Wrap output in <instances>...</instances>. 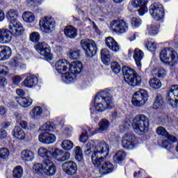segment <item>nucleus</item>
<instances>
[{
  "mask_svg": "<svg viewBox=\"0 0 178 178\" xmlns=\"http://www.w3.org/2000/svg\"><path fill=\"white\" fill-rule=\"evenodd\" d=\"M52 49H54V52L59 54V52H62V47L58 46L56 44L52 46Z\"/></svg>",
  "mask_w": 178,
  "mask_h": 178,
  "instance_id": "338daca9",
  "label": "nucleus"
},
{
  "mask_svg": "<svg viewBox=\"0 0 178 178\" xmlns=\"http://www.w3.org/2000/svg\"><path fill=\"white\" fill-rule=\"evenodd\" d=\"M76 80V75L69 70L68 72H65L62 75V81L66 84H70V83H74Z\"/></svg>",
  "mask_w": 178,
  "mask_h": 178,
  "instance_id": "7c9ffc66",
  "label": "nucleus"
},
{
  "mask_svg": "<svg viewBox=\"0 0 178 178\" xmlns=\"http://www.w3.org/2000/svg\"><path fill=\"white\" fill-rule=\"evenodd\" d=\"M145 47L150 52H155V49H156V42L147 40L145 42Z\"/></svg>",
  "mask_w": 178,
  "mask_h": 178,
  "instance_id": "de8ad7c7",
  "label": "nucleus"
},
{
  "mask_svg": "<svg viewBox=\"0 0 178 178\" xmlns=\"http://www.w3.org/2000/svg\"><path fill=\"white\" fill-rule=\"evenodd\" d=\"M12 56V49L8 46H0V60H8Z\"/></svg>",
  "mask_w": 178,
  "mask_h": 178,
  "instance_id": "b1692460",
  "label": "nucleus"
},
{
  "mask_svg": "<svg viewBox=\"0 0 178 178\" xmlns=\"http://www.w3.org/2000/svg\"><path fill=\"white\" fill-rule=\"evenodd\" d=\"M95 133H94V130L90 127H88L85 130L83 131L81 135L79 138V141L81 143H86L87 140H88L89 136H94V134H97V129L95 130Z\"/></svg>",
  "mask_w": 178,
  "mask_h": 178,
  "instance_id": "cd10ccee",
  "label": "nucleus"
},
{
  "mask_svg": "<svg viewBox=\"0 0 178 178\" xmlns=\"http://www.w3.org/2000/svg\"><path fill=\"white\" fill-rule=\"evenodd\" d=\"M70 63L66 59H60L55 63V69L58 73H63L69 69Z\"/></svg>",
  "mask_w": 178,
  "mask_h": 178,
  "instance_id": "412c9836",
  "label": "nucleus"
},
{
  "mask_svg": "<svg viewBox=\"0 0 178 178\" xmlns=\"http://www.w3.org/2000/svg\"><path fill=\"white\" fill-rule=\"evenodd\" d=\"M162 145L168 151H173L175 149V147H173V145L169 140H163Z\"/></svg>",
  "mask_w": 178,
  "mask_h": 178,
  "instance_id": "13d9d810",
  "label": "nucleus"
},
{
  "mask_svg": "<svg viewBox=\"0 0 178 178\" xmlns=\"http://www.w3.org/2000/svg\"><path fill=\"white\" fill-rule=\"evenodd\" d=\"M74 145L73 142L70 140H64L61 143V148L65 151H71V149H73Z\"/></svg>",
  "mask_w": 178,
  "mask_h": 178,
  "instance_id": "79ce46f5",
  "label": "nucleus"
},
{
  "mask_svg": "<svg viewBox=\"0 0 178 178\" xmlns=\"http://www.w3.org/2000/svg\"><path fill=\"white\" fill-rule=\"evenodd\" d=\"M136 141H137L136 135L131 133H126L122 136V145L126 149H133L136 145Z\"/></svg>",
  "mask_w": 178,
  "mask_h": 178,
  "instance_id": "dca6fc26",
  "label": "nucleus"
},
{
  "mask_svg": "<svg viewBox=\"0 0 178 178\" xmlns=\"http://www.w3.org/2000/svg\"><path fill=\"white\" fill-rule=\"evenodd\" d=\"M70 59H79L80 58V51L79 49H71L69 54Z\"/></svg>",
  "mask_w": 178,
  "mask_h": 178,
  "instance_id": "8fccbe9b",
  "label": "nucleus"
},
{
  "mask_svg": "<svg viewBox=\"0 0 178 178\" xmlns=\"http://www.w3.org/2000/svg\"><path fill=\"white\" fill-rule=\"evenodd\" d=\"M9 72V69L6 65H0V77L1 76H6Z\"/></svg>",
  "mask_w": 178,
  "mask_h": 178,
  "instance_id": "052dcab7",
  "label": "nucleus"
},
{
  "mask_svg": "<svg viewBox=\"0 0 178 178\" xmlns=\"http://www.w3.org/2000/svg\"><path fill=\"white\" fill-rule=\"evenodd\" d=\"M22 65V58L17 55L13 58L9 62V66L11 67H19Z\"/></svg>",
  "mask_w": 178,
  "mask_h": 178,
  "instance_id": "58836bf2",
  "label": "nucleus"
},
{
  "mask_svg": "<svg viewBox=\"0 0 178 178\" xmlns=\"http://www.w3.org/2000/svg\"><path fill=\"white\" fill-rule=\"evenodd\" d=\"M74 152H75V159H76V161H81V159H83V150H81V148H80L79 146H77L75 147L74 149Z\"/></svg>",
  "mask_w": 178,
  "mask_h": 178,
  "instance_id": "603ef678",
  "label": "nucleus"
},
{
  "mask_svg": "<svg viewBox=\"0 0 178 178\" xmlns=\"http://www.w3.org/2000/svg\"><path fill=\"white\" fill-rule=\"evenodd\" d=\"M156 133L159 136H162L163 137L166 138V136H168V131L166 129L163 127H159L156 129Z\"/></svg>",
  "mask_w": 178,
  "mask_h": 178,
  "instance_id": "6e6d98bb",
  "label": "nucleus"
},
{
  "mask_svg": "<svg viewBox=\"0 0 178 178\" xmlns=\"http://www.w3.org/2000/svg\"><path fill=\"white\" fill-rule=\"evenodd\" d=\"M22 79L20 76H15L13 78V83L15 84V86H19L20 84V82L22 81Z\"/></svg>",
  "mask_w": 178,
  "mask_h": 178,
  "instance_id": "0e129e2a",
  "label": "nucleus"
},
{
  "mask_svg": "<svg viewBox=\"0 0 178 178\" xmlns=\"http://www.w3.org/2000/svg\"><path fill=\"white\" fill-rule=\"evenodd\" d=\"M131 5L134 8H140L138 10L140 16H143L147 10L145 0H132Z\"/></svg>",
  "mask_w": 178,
  "mask_h": 178,
  "instance_id": "5701e85b",
  "label": "nucleus"
},
{
  "mask_svg": "<svg viewBox=\"0 0 178 178\" xmlns=\"http://www.w3.org/2000/svg\"><path fill=\"white\" fill-rule=\"evenodd\" d=\"M42 115V108L40 106H35L32 109V118L35 119L37 116H41Z\"/></svg>",
  "mask_w": 178,
  "mask_h": 178,
  "instance_id": "09e8293b",
  "label": "nucleus"
},
{
  "mask_svg": "<svg viewBox=\"0 0 178 178\" xmlns=\"http://www.w3.org/2000/svg\"><path fill=\"white\" fill-rule=\"evenodd\" d=\"M81 47L89 58H92L97 54V44L92 40L83 39L81 40Z\"/></svg>",
  "mask_w": 178,
  "mask_h": 178,
  "instance_id": "f8f14e48",
  "label": "nucleus"
},
{
  "mask_svg": "<svg viewBox=\"0 0 178 178\" xmlns=\"http://www.w3.org/2000/svg\"><path fill=\"white\" fill-rule=\"evenodd\" d=\"M16 118H17V122H19V123L21 127H22V129H28L27 122H26V121L22 120V117L20 114H17L16 115Z\"/></svg>",
  "mask_w": 178,
  "mask_h": 178,
  "instance_id": "4d7b16f0",
  "label": "nucleus"
},
{
  "mask_svg": "<svg viewBox=\"0 0 178 178\" xmlns=\"http://www.w3.org/2000/svg\"><path fill=\"white\" fill-rule=\"evenodd\" d=\"M37 83H38V78H37L35 75L28 76L23 81L24 87H26L27 88H33V87H35Z\"/></svg>",
  "mask_w": 178,
  "mask_h": 178,
  "instance_id": "a878e982",
  "label": "nucleus"
},
{
  "mask_svg": "<svg viewBox=\"0 0 178 178\" xmlns=\"http://www.w3.org/2000/svg\"><path fill=\"white\" fill-rule=\"evenodd\" d=\"M22 177H23V168L20 165H17L13 170V178Z\"/></svg>",
  "mask_w": 178,
  "mask_h": 178,
  "instance_id": "c03bdc74",
  "label": "nucleus"
},
{
  "mask_svg": "<svg viewBox=\"0 0 178 178\" xmlns=\"http://www.w3.org/2000/svg\"><path fill=\"white\" fill-rule=\"evenodd\" d=\"M132 129L138 136H144L149 130V120L148 117L140 114L137 115L132 120Z\"/></svg>",
  "mask_w": 178,
  "mask_h": 178,
  "instance_id": "7ed1b4c3",
  "label": "nucleus"
},
{
  "mask_svg": "<svg viewBox=\"0 0 178 178\" xmlns=\"http://www.w3.org/2000/svg\"><path fill=\"white\" fill-rule=\"evenodd\" d=\"M110 30L113 34H124L129 30V23L124 19H114L110 23Z\"/></svg>",
  "mask_w": 178,
  "mask_h": 178,
  "instance_id": "6e6552de",
  "label": "nucleus"
},
{
  "mask_svg": "<svg viewBox=\"0 0 178 178\" xmlns=\"http://www.w3.org/2000/svg\"><path fill=\"white\" fill-rule=\"evenodd\" d=\"M22 18L26 23H34L35 21V15L30 11L24 12L22 15Z\"/></svg>",
  "mask_w": 178,
  "mask_h": 178,
  "instance_id": "c9c22d12",
  "label": "nucleus"
},
{
  "mask_svg": "<svg viewBox=\"0 0 178 178\" xmlns=\"http://www.w3.org/2000/svg\"><path fill=\"white\" fill-rule=\"evenodd\" d=\"M8 138V131L0 128V140H6Z\"/></svg>",
  "mask_w": 178,
  "mask_h": 178,
  "instance_id": "680f3d73",
  "label": "nucleus"
},
{
  "mask_svg": "<svg viewBox=\"0 0 178 178\" xmlns=\"http://www.w3.org/2000/svg\"><path fill=\"white\" fill-rule=\"evenodd\" d=\"M87 149L85 151L86 155H90L93 152L91 156L92 163L95 166H99L102 162H104V157H99V155H108L109 154V145L105 142H99L95 146L94 140H89L86 144Z\"/></svg>",
  "mask_w": 178,
  "mask_h": 178,
  "instance_id": "f257e3e1",
  "label": "nucleus"
},
{
  "mask_svg": "<svg viewBox=\"0 0 178 178\" xmlns=\"http://www.w3.org/2000/svg\"><path fill=\"white\" fill-rule=\"evenodd\" d=\"M40 38H41V36H40V33L38 32H32L29 35V40L31 42H38V41H40Z\"/></svg>",
  "mask_w": 178,
  "mask_h": 178,
  "instance_id": "3c124183",
  "label": "nucleus"
},
{
  "mask_svg": "<svg viewBox=\"0 0 178 178\" xmlns=\"http://www.w3.org/2000/svg\"><path fill=\"white\" fill-rule=\"evenodd\" d=\"M104 156H101V158H104V161L101 162V163L99 165L102 166L99 168V173L100 175H109V173H112L113 172V164H112L109 161H106L105 159H106V156L108 155L103 154Z\"/></svg>",
  "mask_w": 178,
  "mask_h": 178,
  "instance_id": "f3484780",
  "label": "nucleus"
},
{
  "mask_svg": "<svg viewBox=\"0 0 178 178\" xmlns=\"http://www.w3.org/2000/svg\"><path fill=\"white\" fill-rule=\"evenodd\" d=\"M62 168L63 172L70 176L76 175V173H77V164L73 161H68L65 162L63 164Z\"/></svg>",
  "mask_w": 178,
  "mask_h": 178,
  "instance_id": "a211bd4d",
  "label": "nucleus"
},
{
  "mask_svg": "<svg viewBox=\"0 0 178 178\" xmlns=\"http://www.w3.org/2000/svg\"><path fill=\"white\" fill-rule=\"evenodd\" d=\"M39 141L42 144H47V145H50V144H54L55 141H56V136L49 132H42L39 136Z\"/></svg>",
  "mask_w": 178,
  "mask_h": 178,
  "instance_id": "6ab92c4d",
  "label": "nucleus"
},
{
  "mask_svg": "<svg viewBox=\"0 0 178 178\" xmlns=\"http://www.w3.org/2000/svg\"><path fill=\"white\" fill-rule=\"evenodd\" d=\"M149 14L157 22H163L165 17V8L159 3H154L149 6Z\"/></svg>",
  "mask_w": 178,
  "mask_h": 178,
  "instance_id": "1a4fd4ad",
  "label": "nucleus"
},
{
  "mask_svg": "<svg viewBox=\"0 0 178 178\" xmlns=\"http://www.w3.org/2000/svg\"><path fill=\"white\" fill-rule=\"evenodd\" d=\"M113 101L112 95L108 92H101L95 97V109L97 112H104L112 108Z\"/></svg>",
  "mask_w": 178,
  "mask_h": 178,
  "instance_id": "f03ea898",
  "label": "nucleus"
},
{
  "mask_svg": "<svg viewBox=\"0 0 178 178\" xmlns=\"http://www.w3.org/2000/svg\"><path fill=\"white\" fill-rule=\"evenodd\" d=\"M1 129H3L5 130V129H8V127H9V126H10V122H4L3 123H1Z\"/></svg>",
  "mask_w": 178,
  "mask_h": 178,
  "instance_id": "774afa93",
  "label": "nucleus"
},
{
  "mask_svg": "<svg viewBox=\"0 0 178 178\" xmlns=\"http://www.w3.org/2000/svg\"><path fill=\"white\" fill-rule=\"evenodd\" d=\"M64 34L68 38H76L77 37V29L73 26H67L64 29Z\"/></svg>",
  "mask_w": 178,
  "mask_h": 178,
  "instance_id": "c85d7f7f",
  "label": "nucleus"
},
{
  "mask_svg": "<svg viewBox=\"0 0 178 178\" xmlns=\"http://www.w3.org/2000/svg\"><path fill=\"white\" fill-rule=\"evenodd\" d=\"M21 158L25 162H31L34 161V153L29 149H24L21 153Z\"/></svg>",
  "mask_w": 178,
  "mask_h": 178,
  "instance_id": "c756f323",
  "label": "nucleus"
},
{
  "mask_svg": "<svg viewBox=\"0 0 178 178\" xmlns=\"http://www.w3.org/2000/svg\"><path fill=\"white\" fill-rule=\"evenodd\" d=\"M17 102L22 106V108H29L33 105V99L30 97H20Z\"/></svg>",
  "mask_w": 178,
  "mask_h": 178,
  "instance_id": "473e14b6",
  "label": "nucleus"
},
{
  "mask_svg": "<svg viewBox=\"0 0 178 178\" xmlns=\"http://www.w3.org/2000/svg\"><path fill=\"white\" fill-rule=\"evenodd\" d=\"M101 58L103 63L108 66L109 65V62H111V54L109 53V50H108V49H102Z\"/></svg>",
  "mask_w": 178,
  "mask_h": 178,
  "instance_id": "72a5a7b5",
  "label": "nucleus"
},
{
  "mask_svg": "<svg viewBox=\"0 0 178 178\" xmlns=\"http://www.w3.org/2000/svg\"><path fill=\"white\" fill-rule=\"evenodd\" d=\"M111 67V70H113V72L115 73V74H118V73H120V70H122L120 65H119V63H118L117 62L112 63Z\"/></svg>",
  "mask_w": 178,
  "mask_h": 178,
  "instance_id": "864d4df0",
  "label": "nucleus"
},
{
  "mask_svg": "<svg viewBox=\"0 0 178 178\" xmlns=\"http://www.w3.org/2000/svg\"><path fill=\"white\" fill-rule=\"evenodd\" d=\"M148 101V92L144 89H140L132 97L131 103L134 106H143Z\"/></svg>",
  "mask_w": 178,
  "mask_h": 178,
  "instance_id": "9b49d317",
  "label": "nucleus"
},
{
  "mask_svg": "<svg viewBox=\"0 0 178 178\" xmlns=\"http://www.w3.org/2000/svg\"><path fill=\"white\" fill-rule=\"evenodd\" d=\"M165 138H168V140H169V141H172V143H176V141H177V138L169 134V133L167 134Z\"/></svg>",
  "mask_w": 178,
  "mask_h": 178,
  "instance_id": "69168bd1",
  "label": "nucleus"
},
{
  "mask_svg": "<svg viewBox=\"0 0 178 178\" xmlns=\"http://www.w3.org/2000/svg\"><path fill=\"white\" fill-rule=\"evenodd\" d=\"M10 154V152H9V149H8V148H0V162H2V161H6V159L9 158Z\"/></svg>",
  "mask_w": 178,
  "mask_h": 178,
  "instance_id": "37998d69",
  "label": "nucleus"
},
{
  "mask_svg": "<svg viewBox=\"0 0 178 178\" xmlns=\"http://www.w3.org/2000/svg\"><path fill=\"white\" fill-rule=\"evenodd\" d=\"M131 24L132 27L137 28L140 26V24H141V19L137 17H132L131 19Z\"/></svg>",
  "mask_w": 178,
  "mask_h": 178,
  "instance_id": "bf43d9fd",
  "label": "nucleus"
},
{
  "mask_svg": "<svg viewBox=\"0 0 178 178\" xmlns=\"http://www.w3.org/2000/svg\"><path fill=\"white\" fill-rule=\"evenodd\" d=\"M9 29H0V44H9L12 41V35L19 37L24 31V30L17 29V28L12 29L10 26H9Z\"/></svg>",
  "mask_w": 178,
  "mask_h": 178,
  "instance_id": "0eeeda50",
  "label": "nucleus"
},
{
  "mask_svg": "<svg viewBox=\"0 0 178 178\" xmlns=\"http://www.w3.org/2000/svg\"><path fill=\"white\" fill-rule=\"evenodd\" d=\"M159 58L161 62L167 66H175V65H177V52L172 48H165L161 50L159 54Z\"/></svg>",
  "mask_w": 178,
  "mask_h": 178,
  "instance_id": "423d86ee",
  "label": "nucleus"
},
{
  "mask_svg": "<svg viewBox=\"0 0 178 178\" xmlns=\"http://www.w3.org/2000/svg\"><path fill=\"white\" fill-rule=\"evenodd\" d=\"M163 98L162 97V95L159 94L156 95L155 102L154 104V109H158L161 108V106H163Z\"/></svg>",
  "mask_w": 178,
  "mask_h": 178,
  "instance_id": "49530a36",
  "label": "nucleus"
},
{
  "mask_svg": "<svg viewBox=\"0 0 178 178\" xmlns=\"http://www.w3.org/2000/svg\"><path fill=\"white\" fill-rule=\"evenodd\" d=\"M108 127H109V121L108 120H102L99 123V128L96 129V133L106 131Z\"/></svg>",
  "mask_w": 178,
  "mask_h": 178,
  "instance_id": "e433bc0d",
  "label": "nucleus"
},
{
  "mask_svg": "<svg viewBox=\"0 0 178 178\" xmlns=\"http://www.w3.org/2000/svg\"><path fill=\"white\" fill-rule=\"evenodd\" d=\"M105 44L108 48L111 49L113 52H119L120 51V46L113 38L108 37L105 39Z\"/></svg>",
  "mask_w": 178,
  "mask_h": 178,
  "instance_id": "4be33fe9",
  "label": "nucleus"
},
{
  "mask_svg": "<svg viewBox=\"0 0 178 178\" xmlns=\"http://www.w3.org/2000/svg\"><path fill=\"white\" fill-rule=\"evenodd\" d=\"M39 27L44 34H51L55 31V20L52 17H43L39 22Z\"/></svg>",
  "mask_w": 178,
  "mask_h": 178,
  "instance_id": "9d476101",
  "label": "nucleus"
},
{
  "mask_svg": "<svg viewBox=\"0 0 178 178\" xmlns=\"http://www.w3.org/2000/svg\"><path fill=\"white\" fill-rule=\"evenodd\" d=\"M133 58L136 62V65L139 70H141V61L144 58V52L140 49H135L134 51Z\"/></svg>",
  "mask_w": 178,
  "mask_h": 178,
  "instance_id": "393cba45",
  "label": "nucleus"
},
{
  "mask_svg": "<svg viewBox=\"0 0 178 178\" xmlns=\"http://www.w3.org/2000/svg\"><path fill=\"white\" fill-rule=\"evenodd\" d=\"M166 101L172 108H178V85L171 86L168 92Z\"/></svg>",
  "mask_w": 178,
  "mask_h": 178,
  "instance_id": "4468645a",
  "label": "nucleus"
},
{
  "mask_svg": "<svg viewBox=\"0 0 178 178\" xmlns=\"http://www.w3.org/2000/svg\"><path fill=\"white\" fill-rule=\"evenodd\" d=\"M33 170L38 175L44 173L47 176H54L56 173V165L51 159H44L42 163H35Z\"/></svg>",
  "mask_w": 178,
  "mask_h": 178,
  "instance_id": "20e7f679",
  "label": "nucleus"
},
{
  "mask_svg": "<svg viewBox=\"0 0 178 178\" xmlns=\"http://www.w3.org/2000/svg\"><path fill=\"white\" fill-rule=\"evenodd\" d=\"M6 17L10 22V26H11V29L24 30L23 29V24H22L21 22L17 20V17H19V11H17V10H10L6 14Z\"/></svg>",
  "mask_w": 178,
  "mask_h": 178,
  "instance_id": "ddd939ff",
  "label": "nucleus"
},
{
  "mask_svg": "<svg viewBox=\"0 0 178 178\" xmlns=\"http://www.w3.org/2000/svg\"><path fill=\"white\" fill-rule=\"evenodd\" d=\"M69 67V71L75 76L81 73V70H83V63L80 61L72 62L71 64L70 63Z\"/></svg>",
  "mask_w": 178,
  "mask_h": 178,
  "instance_id": "bb28decb",
  "label": "nucleus"
},
{
  "mask_svg": "<svg viewBox=\"0 0 178 178\" xmlns=\"http://www.w3.org/2000/svg\"><path fill=\"white\" fill-rule=\"evenodd\" d=\"M122 73L124 75V80L129 84V86H132V87H137L141 84V76L137 74L136 70L127 67H122Z\"/></svg>",
  "mask_w": 178,
  "mask_h": 178,
  "instance_id": "39448f33",
  "label": "nucleus"
},
{
  "mask_svg": "<svg viewBox=\"0 0 178 178\" xmlns=\"http://www.w3.org/2000/svg\"><path fill=\"white\" fill-rule=\"evenodd\" d=\"M38 154L39 156H41V158H44V159H50L49 156L51 155V152L47 150V149L45 147L39 148L38 150Z\"/></svg>",
  "mask_w": 178,
  "mask_h": 178,
  "instance_id": "a19ab883",
  "label": "nucleus"
},
{
  "mask_svg": "<svg viewBox=\"0 0 178 178\" xmlns=\"http://www.w3.org/2000/svg\"><path fill=\"white\" fill-rule=\"evenodd\" d=\"M168 74V71L165 68L159 67L156 69L155 75L159 77V79H165Z\"/></svg>",
  "mask_w": 178,
  "mask_h": 178,
  "instance_id": "a18cd8bd",
  "label": "nucleus"
},
{
  "mask_svg": "<svg viewBox=\"0 0 178 178\" xmlns=\"http://www.w3.org/2000/svg\"><path fill=\"white\" fill-rule=\"evenodd\" d=\"M149 84L152 87V88H154V90H159L162 87V83L161 80L157 78H152L149 81Z\"/></svg>",
  "mask_w": 178,
  "mask_h": 178,
  "instance_id": "ea45409f",
  "label": "nucleus"
},
{
  "mask_svg": "<svg viewBox=\"0 0 178 178\" xmlns=\"http://www.w3.org/2000/svg\"><path fill=\"white\" fill-rule=\"evenodd\" d=\"M147 33L149 35L155 37L159 33V26L155 24H152L147 26Z\"/></svg>",
  "mask_w": 178,
  "mask_h": 178,
  "instance_id": "4c0bfd02",
  "label": "nucleus"
},
{
  "mask_svg": "<svg viewBox=\"0 0 178 178\" xmlns=\"http://www.w3.org/2000/svg\"><path fill=\"white\" fill-rule=\"evenodd\" d=\"M126 158V152L123 150H119L117 152L113 157V159L115 163H122Z\"/></svg>",
  "mask_w": 178,
  "mask_h": 178,
  "instance_id": "f704fd0d",
  "label": "nucleus"
},
{
  "mask_svg": "<svg viewBox=\"0 0 178 178\" xmlns=\"http://www.w3.org/2000/svg\"><path fill=\"white\" fill-rule=\"evenodd\" d=\"M54 129V122H46L42 127V131H52Z\"/></svg>",
  "mask_w": 178,
  "mask_h": 178,
  "instance_id": "5fc2aeb1",
  "label": "nucleus"
},
{
  "mask_svg": "<svg viewBox=\"0 0 178 178\" xmlns=\"http://www.w3.org/2000/svg\"><path fill=\"white\" fill-rule=\"evenodd\" d=\"M13 136L17 140H25L26 134L20 127H15L13 131Z\"/></svg>",
  "mask_w": 178,
  "mask_h": 178,
  "instance_id": "2f4dec72",
  "label": "nucleus"
},
{
  "mask_svg": "<svg viewBox=\"0 0 178 178\" xmlns=\"http://www.w3.org/2000/svg\"><path fill=\"white\" fill-rule=\"evenodd\" d=\"M53 156L59 161V162H65L70 159V153L68 152H63L62 149H56L53 153Z\"/></svg>",
  "mask_w": 178,
  "mask_h": 178,
  "instance_id": "aec40b11",
  "label": "nucleus"
},
{
  "mask_svg": "<svg viewBox=\"0 0 178 178\" xmlns=\"http://www.w3.org/2000/svg\"><path fill=\"white\" fill-rule=\"evenodd\" d=\"M8 86V80L5 76L0 77V88H5Z\"/></svg>",
  "mask_w": 178,
  "mask_h": 178,
  "instance_id": "e2e57ef3",
  "label": "nucleus"
},
{
  "mask_svg": "<svg viewBox=\"0 0 178 178\" xmlns=\"http://www.w3.org/2000/svg\"><path fill=\"white\" fill-rule=\"evenodd\" d=\"M36 51L39 52L42 56H44L47 60H52L54 56L51 54V48L49 45L45 42H38L35 47Z\"/></svg>",
  "mask_w": 178,
  "mask_h": 178,
  "instance_id": "2eb2a0df",
  "label": "nucleus"
}]
</instances>
